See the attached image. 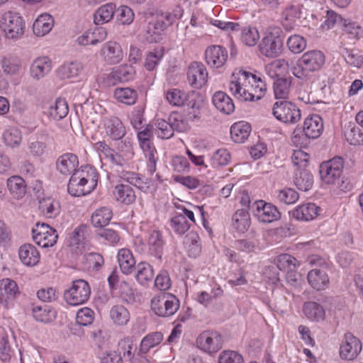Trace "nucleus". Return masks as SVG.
Listing matches in <instances>:
<instances>
[{
    "label": "nucleus",
    "instance_id": "obj_52",
    "mask_svg": "<svg viewBox=\"0 0 363 363\" xmlns=\"http://www.w3.org/2000/svg\"><path fill=\"white\" fill-rule=\"evenodd\" d=\"M345 137L350 145H363V131L355 125H350L345 128Z\"/></svg>",
    "mask_w": 363,
    "mask_h": 363
},
{
    "label": "nucleus",
    "instance_id": "obj_18",
    "mask_svg": "<svg viewBox=\"0 0 363 363\" xmlns=\"http://www.w3.org/2000/svg\"><path fill=\"white\" fill-rule=\"evenodd\" d=\"M228 58V50L221 45L208 46L205 51L206 62L211 67L220 68L223 67Z\"/></svg>",
    "mask_w": 363,
    "mask_h": 363
},
{
    "label": "nucleus",
    "instance_id": "obj_3",
    "mask_svg": "<svg viewBox=\"0 0 363 363\" xmlns=\"http://www.w3.org/2000/svg\"><path fill=\"white\" fill-rule=\"evenodd\" d=\"M280 28H274L261 40L259 50L267 57L274 58L282 52L284 40Z\"/></svg>",
    "mask_w": 363,
    "mask_h": 363
},
{
    "label": "nucleus",
    "instance_id": "obj_59",
    "mask_svg": "<svg viewBox=\"0 0 363 363\" xmlns=\"http://www.w3.org/2000/svg\"><path fill=\"white\" fill-rule=\"evenodd\" d=\"M299 198L297 191L291 188H286L279 191L277 199L285 204L294 203Z\"/></svg>",
    "mask_w": 363,
    "mask_h": 363
},
{
    "label": "nucleus",
    "instance_id": "obj_46",
    "mask_svg": "<svg viewBox=\"0 0 363 363\" xmlns=\"http://www.w3.org/2000/svg\"><path fill=\"white\" fill-rule=\"evenodd\" d=\"M170 226L176 234L183 235L189 230L191 225L186 216L179 211L171 218Z\"/></svg>",
    "mask_w": 363,
    "mask_h": 363
},
{
    "label": "nucleus",
    "instance_id": "obj_61",
    "mask_svg": "<svg viewBox=\"0 0 363 363\" xmlns=\"http://www.w3.org/2000/svg\"><path fill=\"white\" fill-rule=\"evenodd\" d=\"M230 159V155L226 149H219L211 157V164L214 167L227 165Z\"/></svg>",
    "mask_w": 363,
    "mask_h": 363
},
{
    "label": "nucleus",
    "instance_id": "obj_64",
    "mask_svg": "<svg viewBox=\"0 0 363 363\" xmlns=\"http://www.w3.org/2000/svg\"><path fill=\"white\" fill-rule=\"evenodd\" d=\"M218 363H244V360L238 352L224 350L218 356Z\"/></svg>",
    "mask_w": 363,
    "mask_h": 363
},
{
    "label": "nucleus",
    "instance_id": "obj_8",
    "mask_svg": "<svg viewBox=\"0 0 363 363\" xmlns=\"http://www.w3.org/2000/svg\"><path fill=\"white\" fill-rule=\"evenodd\" d=\"M91 294V288L87 281L77 279L72 281L70 288L65 291L64 297L66 302L72 306L86 302Z\"/></svg>",
    "mask_w": 363,
    "mask_h": 363
},
{
    "label": "nucleus",
    "instance_id": "obj_48",
    "mask_svg": "<svg viewBox=\"0 0 363 363\" xmlns=\"http://www.w3.org/2000/svg\"><path fill=\"white\" fill-rule=\"evenodd\" d=\"M69 112L67 103L65 99L58 98L53 105L50 107V116L56 121H60L67 116Z\"/></svg>",
    "mask_w": 363,
    "mask_h": 363
},
{
    "label": "nucleus",
    "instance_id": "obj_29",
    "mask_svg": "<svg viewBox=\"0 0 363 363\" xmlns=\"http://www.w3.org/2000/svg\"><path fill=\"white\" fill-rule=\"evenodd\" d=\"M163 249L164 240L161 233L157 230L152 231L148 239V253L160 260L163 255Z\"/></svg>",
    "mask_w": 363,
    "mask_h": 363
},
{
    "label": "nucleus",
    "instance_id": "obj_33",
    "mask_svg": "<svg viewBox=\"0 0 363 363\" xmlns=\"http://www.w3.org/2000/svg\"><path fill=\"white\" fill-rule=\"evenodd\" d=\"M164 26L156 18L150 21L145 27V32L147 40L150 43H157L162 39L164 31Z\"/></svg>",
    "mask_w": 363,
    "mask_h": 363
},
{
    "label": "nucleus",
    "instance_id": "obj_58",
    "mask_svg": "<svg viewBox=\"0 0 363 363\" xmlns=\"http://www.w3.org/2000/svg\"><path fill=\"white\" fill-rule=\"evenodd\" d=\"M157 135L162 139H169L173 136L172 128L169 121L159 118L156 121Z\"/></svg>",
    "mask_w": 363,
    "mask_h": 363
},
{
    "label": "nucleus",
    "instance_id": "obj_55",
    "mask_svg": "<svg viewBox=\"0 0 363 363\" xmlns=\"http://www.w3.org/2000/svg\"><path fill=\"white\" fill-rule=\"evenodd\" d=\"M289 50L294 54L302 52L306 48V40L300 35H292L286 41Z\"/></svg>",
    "mask_w": 363,
    "mask_h": 363
},
{
    "label": "nucleus",
    "instance_id": "obj_13",
    "mask_svg": "<svg viewBox=\"0 0 363 363\" xmlns=\"http://www.w3.org/2000/svg\"><path fill=\"white\" fill-rule=\"evenodd\" d=\"M196 345L208 354H214L222 348L223 337L216 331L206 330L198 336Z\"/></svg>",
    "mask_w": 363,
    "mask_h": 363
},
{
    "label": "nucleus",
    "instance_id": "obj_60",
    "mask_svg": "<svg viewBox=\"0 0 363 363\" xmlns=\"http://www.w3.org/2000/svg\"><path fill=\"white\" fill-rule=\"evenodd\" d=\"M134 69L130 65H123L118 67L113 72V77L121 82H128L133 79Z\"/></svg>",
    "mask_w": 363,
    "mask_h": 363
},
{
    "label": "nucleus",
    "instance_id": "obj_20",
    "mask_svg": "<svg viewBox=\"0 0 363 363\" xmlns=\"http://www.w3.org/2000/svg\"><path fill=\"white\" fill-rule=\"evenodd\" d=\"M101 55L104 60L109 64L119 63L123 58V52L119 43L109 41L104 44Z\"/></svg>",
    "mask_w": 363,
    "mask_h": 363
},
{
    "label": "nucleus",
    "instance_id": "obj_38",
    "mask_svg": "<svg viewBox=\"0 0 363 363\" xmlns=\"http://www.w3.org/2000/svg\"><path fill=\"white\" fill-rule=\"evenodd\" d=\"M7 186L13 197L22 199L26 192L25 181L19 176H13L8 179Z\"/></svg>",
    "mask_w": 363,
    "mask_h": 363
},
{
    "label": "nucleus",
    "instance_id": "obj_39",
    "mask_svg": "<svg viewBox=\"0 0 363 363\" xmlns=\"http://www.w3.org/2000/svg\"><path fill=\"white\" fill-rule=\"evenodd\" d=\"M115 11L116 5L112 3L100 6L94 15V23L99 25L109 22L113 18Z\"/></svg>",
    "mask_w": 363,
    "mask_h": 363
},
{
    "label": "nucleus",
    "instance_id": "obj_22",
    "mask_svg": "<svg viewBox=\"0 0 363 363\" xmlns=\"http://www.w3.org/2000/svg\"><path fill=\"white\" fill-rule=\"evenodd\" d=\"M18 256L21 262L29 267L36 265L40 260V253L37 248L29 243L21 245L18 250Z\"/></svg>",
    "mask_w": 363,
    "mask_h": 363
},
{
    "label": "nucleus",
    "instance_id": "obj_10",
    "mask_svg": "<svg viewBox=\"0 0 363 363\" xmlns=\"http://www.w3.org/2000/svg\"><path fill=\"white\" fill-rule=\"evenodd\" d=\"M241 71L236 74H233V79L229 84V90L230 93L237 99L242 101H253L256 100L257 95L252 90V84L241 80Z\"/></svg>",
    "mask_w": 363,
    "mask_h": 363
},
{
    "label": "nucleus",
    "instance_id": "obj_30",
    "mask_svg": "<svg viewBox=\"0 0 363 363\" xmlns=\"http://www.w3.org/2000/svg\"><path fill=\"white\" fill-rule=\"evenodd\" d=\"M116 199L125 205L133 203L136 199L133 189L128 184H117L113 191Z\"/></svg>",
    "mask_w": 363,
    "mask_h": 363
},
{
    "label": "nucleus",
    "instance_id": "obj_19",
    "mask_svg": "<svg viewBox=\"0 0 363 363\" xmlns=\"http://www.w3.org/2000/svg\"><path fill=\"white\" fill-rule=\"evenodd\" d=\"M19 294L18 287L15 281L3 279L0 281V304L9 308Z\"/></svg>",
    "mask_w": 363,
    "mask_h": 363
},
{
    "label": "nucleus",
    "instance_id": "obj_26",
    "mask_svg": "<svg viewBox=\"0 0 363 363\" xmlns=\"http://www.w3.org/2000/svg\"><path fill=\"white\" fill-rule=\"evenodd\" d=\"M214 106L220 112L229 115L235 110L232 99L223 91L216 92L212 97Z\"/></svg>",
    "mask_w": 363,
    "mask_h": 363
},
{
    "label": "nucleus",
    "instance_id": "obj_17",
    "mask_svg": "<svg viewBox=\"0 0 363 363\" xmlns=\"http://www.w3.org/2000/svg\"><path fill=\"white\" fill-rule=\"evenodd\" d=\"M208 79V72L203 64L199 62L191 63L187 71L189 84L196 89L201 88Z\"/></svg>",
    "mask_w": 363,
    "mask_h": 363
},
{
    "label": "nucleus",
    "instance_id": "obj_47",
    "mask_svg": "<svg viewBox=\"0 0 363 363\" xmlns=\"http://www.w3.org/2000/svg\"><path fill=\"white\" fill-rule=\"evenodd\" d=\"M118 354H123L125 359L132 361L137 350V345L131 338L126 337L118 342Z\"/></svg>",
    "mask_w": 363,
    "mask_h": 363
},
{
    "label": "nucleus",
    "instance_id": "obj_40",
    "mask_svg": "<svg viewBox=\"0 0 363 363\" xmlns=\"http://www.w3.org/2000/svg\"><path fill=\"white\" fill-rule=\"evenodd\" d=\"M303 313L310 320L320 321L325 319V313L323 308L318 303L309 301L303 305Z\"/></svg>",
    "mask_w": 363,
    "mask_h": 363
},
{
    "label": "nucleus",
    "instance_id": "obj_43",
    "mask_svg": "<svg viewBox=\"0 0 363 363\" xmlns=\"http://www.w3.org/2000/svg\"><path fill=\"white\" fill-rule=\"evenodd\" d=\"M291 79L277 78L274 82V93L276 99L285 100L288 98L291 90Z\"/></svg>",
    "mask_w": 363,
    "mask_h": 363
},
{
    "label": "nucleus",
    "instance_id": "obj_12",
    "mask_svg": "<svg viewBox=\"0 0 363 363\" xmlns=\"http://www.w3.org/2000/svg\"><path fill=\"white\" fill-rule=\"evenodd\" d=\"M32 234L34 242L45 248L53 246L58 238L56 230L45 223H36Z\"/></svg>",
    "mask_w": 363,
    "mask_h": 363
},
{
    "label": "nucleus",
    "instance_id": "obj_36",
    "mask_svg": "<svg viewBox=\"0 0 363 363\" xmlns=\"http://www.w3.org/2000/svg\"><path fill=\"white\" fill-rule=\"evenodd\" d=\"M250 218L247 209H238L233 216L232 225L240 233H245L250 227Z\"/></svg>",
    "mask_w": 363,
    "mask_h": 363
},
{
    "label": "nucleus",
    "instance_id": "obj_32",
    "mask_svg": "<svg viewBox=\"0 0 363 363\" xmlns=\"http://www.w3.org/2000/svg\"><path fill=\"white\" fill-rule=\"evenodd\" d=\"M54 20L51 15L42 14L38 17L33 23V33L38 36H43L52 30Z\"/></svg>",
    "mask_w": 363,
    "mask_h": 363
},
{
    "label": "nucleus",
    "instance_id": "obj_21",
    "mask_svg": "<svg viewBox=\"0 0 363 363\" xmlns=\"http://www.w3.org/2000/svg\"><path fill=\"white\" fill-rule=\"evenodd\" d=\"M52 62L48 57L35 59L30 67V74L33 79L38 81L44 78L51 70Z\"/></svg>",
    "mask_w": 363,
    "mask_h": 363
},
{
    "label": "nucleus",
    "instance_id": "obj_31",
    "mask_svg": "<svg viewBox=\"0 0 363 363\" xmlns=\"http://www.w3.org/2000/svg\"><path fill=\"white\" fill-rule=\"evenodd\" d=\"M250 132V124L245 121L235 123L230 128L231 138L237 143H244L248 138Z\"/></svg>",
    "mask_w": 363,
    "mask_h": 363
},
{
    "label": "nucleus",
    "instance_id": "obj_37",
    "mask_svg": "<svg viewBox=\"0 0 363 363\" xmlns=\"http://www.w3.org/2000/svg\"><path fill=\"white\" fill-rule=\"evenodd\" d=\"M294 182L299 190L307 191L313 186V177L309 170L299 169L295 172Z\"/></svg>",
    "mask_w": 363,
    "mask_h": 363
},
{
    "label": "nucleus",
    "instance_id": "obj_23",
    "mask_svg": "<svg viewBox=\"0 0 363 363\" xmlns=\"http://www.w3.org/2000/svg\"><path fill=\"white\" fill-rule=\"evenodd\" d=\"M320 208L313 203L298 206L292 211V216L298 220H311L317 217Z\"/></svg>",
    "mask_w": 363,
    "mask_h": 363
},
{
    "label": "nucleus",
    "instance_id": "obj_54",
    "mask_svg": "<svg viewBox=\"0 0 363 363\" xmlns=\"http://www.w3.org/2000/svg\"><path fill=\"white\" fill-rule=\"evenodd\" d=\"M259 39V34L255 27H245L241 30L240 40L247 46H254Z\"/></svg>",
    "mask_w": 363,
    "mask_h": 363
},
{
    "label": "nucleus",
    "instance_id": "obj_11",
    "mask_svg": "<svg viewBox=\"0 0 363 363\" xmlns=\"http://www.w3.org/2000/svg\"><path fill=\"white\" fill-rule=\"evenodd\" d=\"M343 167V160L340 157L323 162L319 169L322 180L328 184H334L341 176Z\"/></svg>",
    "mask_w": 363,
    "mask_h": 363
},
{
    "label": "nucleus",
    "instance_id": "obj_56",
    "mask_svg": "<svg viewBox=\"0 0 363 363\" xmlns=\"http://www.w3.org/2000/svg\"><path fill=\"white\" fill-rule=\"evenodd\" d=\"M186 93L179 89H169L165 93L167 101L172 106H182L184 105Z\"/></svg>",
    "mask_w": 363,
    "mask_h": 363
},
{
    "label": "nucleus",
    "instance_id": "obj_24",
    "mask_svg": "<svg viewBox=\"0 0 363 363\" xmlns=\"http://www.w3.org/2000/svg\"><path fill=\"white\" fill-rule=\"evenodd\" d=\"M248 80L246 82L252 84L253 86L252 90L257 95L256 100L261 99L267 91V86L265 82L260 77H258L251 72L242 70L241 71V80L245 82V80Z\"/></svg>",
    "mask_w": 363,
    "mask_h": 363
},
{
    "label": "nucleus",
    "instance_id": "obj_50",
    "mask_svg": "<svg viewBox=\"0 0 363 363\" xmlns=\"http://www.w3.org/2000/svg\"><path fill=\"white\" fill-rule=\"evenodd\" d=\"M199 241V235L194 231H191L186 235L184 242L188 245L189 257H196L200 255L201 246Z\"/></svg>",
    "mask_w": 363,
    "mask_h": 363
},
{
    "label": "nucleus",
    "instance_id": "obj_51",
    "mask_svg": "<svg viewBox=\"0 0 363 363\" xmlns=\"http://www.w3.org/2000/svg\"><path fill=\"white\" fill-rule=\"evenodd\" d=\"M275 264L278 269L286 272L296 269L298 262L294 257L289 254H282L276 257Z\"/></svg>",
    "mask_w": 363,
    "mask_h": 363
},
{
    "label": "nucleus",
    "instance_id": "obj_45",
    "mask_svg": "<svg viewBox=\"0 0 363 363\" xmlns=\"http://www.w3.org/2000/svg\"><path fill=\"white\" fill-rule=\"evenodd\" d=\"M116 99L123 104L130 106L133 105L138 98L137 91L131 88H117L114 91Z\"/></svg>",
    "mask_w": 363,
    "mask_h": 363
},
{
    "label": "nucleus",
    "instance_id": "obj_9",
    "mask_svg": "<svg viewBox=\"0 0 363 363\" xmlns=\"http://www.w3.org/2000/svg\"><path fill=\"white\" fill-rule=\"evenodd\" d=\"M252 214L259 222L271 223L281 218L277 207L263 200H257L252 204Z\"/></svg>",
    "mask_w": 363,
    "mask_h": 363
},
{
    "label": "nucleus",
    "instance_id": "obj_15",
    "mask_svg": "<svg viewBox=\"0 0 363 363\" xmlns=\"http://www.w3.org/2000/svg\"><path fill=\"white\" fill-rule=\"evenodd\" d=\"M103 127L106 135L112 140H120L126 135V128L121 120L117 116L105 117L103 119Z\"/></svg>",
    "mask_w": 363,
    "mask_h": 363
},
{
    "label": "nucleus",
    "instance_id": "obj_14",
    "mask_svg": "<svg viewBox=\"0 0 363 363\" xmlns=\"http://www.w3.org/2000/svg\"><path fill=\"white\" fill-rule=\"evenodd\" d=\"M362 342L352 333L347 332L344 335L340 347V357L345 360H353L362 351Z\"/></svg>",
    "mask_w": 363,
    "mask_h": 363
},
{
    "label": "nucleus",
    "instance_id": "obj_1",
    "mask_svg": "<svg viewBox=\"0 0 363 363\" xmlns=\"http://www.w3.org/2000/svg\"><path fill=\"white\" fill-rule=\"evenodd\" d=\"M78 157L73 153H65L56 161L57 171L63 175L72 173L67 184V191L73 196H81L91 193L97 186L99 174L91 166L77 169Z\"/></svg>",
    "mask_w": 363,
    "mask_h": 363
},
{
    "label": "nucleus",
    "instance_id": "obj_7",
    "mask_svg": "<svg viewBox=\"0 0 363 363\" xmlns=\"http://www.w3.org/2000/svg\"><path fill=\"white\" fill-rule=\"evenodd\" d=\"M272 113L279 121L294 124L301 119V111L298 106L290 101L281 100L273 105Z\"/></svg>",
    "mask_w": 363,
    "mask_h": 363
},
{
    "label": "nucleus",
    "instance_id": "obj_57",
    "mask_svg": "<svg viewBox=\"0 0 363 363\" xmlns=\"http://www.w3.org/2000/svg\"><path fill=\"white\" fill-rule=\"evenodd\" d=\"M1 65L4 74L14 75L18 73L21 61L16 57H5L2 60Z\"/></svg>",
    "mask_w": 363,
    "mask_h": 363
},
{
    "label": "nucleus",
    "instance_id": "obj_2",
    "mask_svg": "<svg viewBox=\"0 0 363 363\" xmlns=\"http://www.w3.org/2000/svg\"><path fill=\"white\" fill-rule=\"evenodd\" d=\"M325 63V55L320 50L305 52L291 68L292 74L301 79H306L310 72L319 70Z\"/></svg>",
    "mask_w": 363,
    "mask_h": 363
},
{
    "label": "nucleus",
    "instance_id": "obj_49",
    "mask_svg": "<svg viewBox=\"0 0 363 363\" xmlns=\"http://www.w3.org/2000/svg\"><path fill=\"white\" fill-rule=\"evenodd\" d=\"M110 317L114 323L118 325H125L130 320V313L122 305H116L111 308Z\"/></svg>",
    "mask_w": 363,
    "mask_h": 363
},
{
    "label": "nucleus",
    "instance_id": "obj_6",
    "mask_svg": "<svg viewBox=\"0 0 363 363\" xmlns=\"http://www.w3.org/2000/svg\"><path fill=\"white\" fill-rule=\"evenodd\" d=\"M323 130V123L318 115H313L307 117L303 123V131L301 128H296L293 133L292 141L298 145L301 144V135L311 139L318 138Z\"/></svg>",
    "mask_w": 363,
    "mask_h": 363
},
{
    "label": "nucleus",
    "instance_id": "obj_53",
    "mask_svg": "<svg viewBox=\"0 0 363 363\" xmlns=\"http://www.w3.org/2000/svg\"><path fill=\"white\" fill-rule=\"evenodd\" d=\"M3 140L6 145L9 147H18L22 140L21 132L16 128H9L4 131Z\"/></svg>",
    "mask_w": 363,
    "mask_h": 363
},
{
    "label": "nucleus",
    "instance_id": "obj_25",
    "mask_svg": "<svg viewBox=\"0 0 363 363\" xmlns=\"http://www.w3.org/2000/svg\"><path fill=\"white\" fill-rule=\"evenodd\" d=\"M308 281L315 290L325 289L329 285V277L327 273L320 269H313L308 273Z\"/></svg>",
    "mask_w": 363,
    "mask_h": 363
},
{
    "label": "nucleus",
    "instance_id": "obj_35",
    "mask_svg": "<svg viewBox=\"0 0 363 363\" xmlns=\"http://www.w3.org/2000/svg\"><path fill=\"white\" fill-rule=\"evenodd\" d=\"M163 340V335L160 332H155L145 336L141 340L137 355L147 354L151 348L157 346Z\"/></svg>",
    "mask_w": 363,
    "mask_h": 363
},
{
    "label": "nucleus",
    "instance_id": "obj_41",
    "mask_svg": "<svg viewBox=\"0 0 363 363\" xmlns=\"http://www.w3.org/2000/svg\"><path fill=\"white\" fill-rule=\"evenodd\" d=\"M38 208L47 218H55L60 212L59 203L50 198L40 199Z\"/></svg>",
    "mask_w": 363,
    "mask_h": 363
},
{
    "label": "nucleus",
    "instance_id": "obj_62",
    "mask_svg": "<svg viewBox=\"0 0 363 363\" xmlns=\"http://www.w3.org/2000/svg\"><path fill=\"white\" fill-rule=\"evenodd\" d=\"M309 155L298 150H295L291 157V160L294 166L297 167L296 171L304 169L309 163Z\"/></svg>",
    "mask_w": 363,
    "mask_h": 363
},
{
    "label": "nucleus",
    "instance_id": "obj_27",
    "mask_svg": "<svg viewBox=\"0 0 363 363\" xmlns=\"http://www.w3.org/2000/svg\"><path fill=\"white\" fill-rule=\"evenodd\" d=\"M86 226L81 225L74 229L69 240V248L72 253L78 255L84 247V233Z\"/></svg>",
    "mask_w": 363,
    "mask_h": 363
},
{
    "label": "nucleus",
    "instance_id": "obj_42",
    "mask_svg": "<svg viewBox=\"0 0 363 363\" xmlns=\"http://www.w3.org/2000/svg\"><path fill=\"white\" fill-rule=\"evenodd\" d=\"M112 218V211L107 207L96 209L92 214L91 222L95 228L103 227L108 224Z\"/></svg>",
    "mask_w": 363,
    "mask_h": 363
},
{
    "label": "nucleus",
    "instance_id": "obj_63",
    "mask_svg": "<svg viewBox=\"0 0 363 363\" xmlns=\"http://www.w3.org/2000/svg\"><path fill=\"white\" fill-rule=\"evenodd\" d=\"M94 311L89 308H83L79 309L76 315L77 323L83 326L91 325L94 320Z\"/></svg>",
    "mask_w": 363,
    "mask_h": 363
},
{
    "label": "nucleus",
    "instance_id": "obj_44",
    "mask_svg": "<svg viewBox=\"0 0 363 363\" xmlns=\"http://www.w3.org/2000/svg\"><path fill=\"white\" fill-rule=\"evenodd\" d=\"M82 69V65L79 62H71L65 63L57 69V76L62 79H69L79 75Z\"/></svg>",
    "mask_w": 363,
    "mask_h": 363
},
{
    "label": "nucleus",
    "instance_id": "obj_28",
    "mask_svg": "<svg viewBox=\"0 0 363 363\" xmlns=\"http://www.w3.org/2000/svg\"><path fill=\"white\" fill-rule=\"evenodd\" d=\"M117 258L121 270L124 274H131L136 268L135 260L130 250L126 248L119 250Z\"/></svg>",
    "mask_w": 363,
    "mask_h": 363
},
{
    "label": "nucleus",
    "instance_id": "obj_4",
    "mask_svg": "<svg viewBox=\"0 0 363 363\" xmlns=\"http://www.w3.org/2000/svg\"><path fill=\"white\" fill-rule=\"evenodd\" d=\"M0 28L6 38L16 40L23 35L25 23L18 13L8 11L0 18Z\"/></svg>",
    "mask_w": 363,
    "mask_h": 363
},
{
    "label": "nucleus",
    "instance_id": "obj_5",
    "mask_svg": "<svg viewBox=\"0 0 363 363\" xmlns=\"http://www.w3.org/2000/svg\"><path fill=\"white\" fill-rule=\"evenodd\" d=\"M179 308V299L170 294L155 296L151 300V309L158 316L169 317Z\"/></svg>",
    "mask_w": 363,
    "mask_h": 363
},
{
    "label": "nucleus",
    "instance_id": "obj_34",
    "mask_svg": "<svg viewBox=\"0 0 363 363\" xmlns=\"http://www.w3.org/2000/svg\"><path fill=\"white\" fill-rule=\"evenodd\" d=\"M135 279L137 281L143 286H147L152 282L154 277V270L152 267L147 262H140L136 266Z\"/></svg>",
    "mask_w": 363,
    "mask_h": 363
},
{
    "label": "nucleus",
    "instance_id": "obj_16",
    "mask_svg": "<svg viewBox=\"0 0 363 363\" xmlns=\"http://www.w3.org/2000/svg\"><path fill=\"white\" fill-rule=\"evenodd\" d=\"M203 105V99L197 91H189L184 99V105L187 107V118L191 121H197L201 118V109Z\"/></svg>",
    "mask_w": 363,
    "mask_h": 363
}]
</instances>
